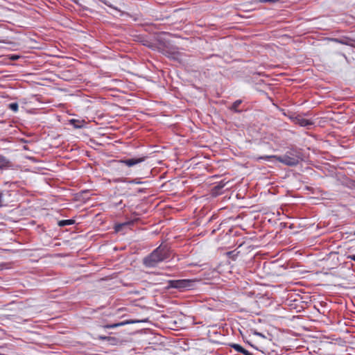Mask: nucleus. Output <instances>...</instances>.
Segmentation results:
<instances>
[{
	"label": "nucleus",
	"mask_w": 355,
	"mask_h": 355,
	"mask_svg": "<svg viewBox=\"0 0 355 355\" xmlns=\"http://www.w3.org/2000/svg\"><path fill=\"white\" fill-rule=\"evenodd\" d=\"M170 257V250L167 245H160L143 259L146 268H154L157 264Z\"/></svg>",
	"instance_id": "nucleus-1"
},
{
	"label": "nucleus",
	"mask_w": 355,
	"mask_h": 355,
	"mask_svg": "<svg viewBox=\"0 0 355 355\" xmlns=\"http://www.w3.org/2000/svg\"><path fill=\"white\" fill-rule=\"evenodd\" d=\"M198 282V280L193 279H171L168 281V288L182 292L193 289Z\"/></svg>",
	"instance_id": "nucleus-2"
},
{
	"label": "nucleus",
	"mask_w": 355,
	"mask_h": 355,
	"mask_svg": "<svg viewBox=\"0 0 355 355\" xmlns=\"http://www.w3.org/2000/svg\"><path fill=\"white\" fill-rule=\"evenodd\" d=\"M300 157L296 150L287 151L284 155L278 156L277 161L288 166H297Z\"/></svg>",
	"instance_id": "nucleus-3"
},
{
	"label": "nucleus",
	"mask_w": 355,
	"mask_h": 355,
	"mask_svg": "<svg viewBox=\"0 0 355 355\" xmlns=\"http://www.w3.org/2000/svg\"><path fill=\"white\" fill-rule=\"evenodd\" d=\"M146 159V156H141L138 157H132L130 159H123L116 160V162L119 164H123L128 167H132L138 164H140L144 162Z\"/></svg>",
	"instance_id": "nucleus-4"
},
{
	"label": "nucleus",
	"mask_w": 355,
	"mask_h": 355,
	"mask_svg": "<svg viewBox=\"0 0 355 355\" xmlns=\"http://www.w3.org/2000/svg\"><path fill=\"white\" fill-rule=\"evenodd\" d=\"M293 121H294V122L296 124H298V125H300V126H302V127H307V126L313 125V122L311 121H310L309 119H306L305 118H303L301 116H295L294 118Z\"/></svg>",
	"instance_id": "nucleus-5"
},
{
	"label": "nucleus",
	"mask_w": 355,
	"mask_h": 355,
	"mask_svg": "<svg viewBox=\"0 0 355 355\" xmlns=\"http://www.w3.org/2000/svg\"><path fill=\"white\" fill-rule=\"evenodd\" d=\"M278 155H265V156H259L254 157V160L259 162L261 159H263L266 161H271L272 159L277 160Z\"/></svg>",
	"instance_id": "nucleus-6"
},
{
	"label": "nucleus",
	"mask_w": 355,
	"mask_h": 355,
	"mask_svg": "<svg viewBox=\"0 0 355 355\" xmlns=\"http://www.w3.org/2000/svg\"><path fill=\"white\" fill-rule=\"evenodd\" d=\"M241 103V100H236L229 109L234 112H241V110H238V107Z\"/></svg>",
	"instance_id": "nucleus-7"
},
{
	"label": "nucleus",
	"mask_w": 355,
	"mask_h": 355,
	"mask_svg": "<svg viewBox=\"0 0 355 355\" xmlns=\"http://www.w3.org/2000/svg\"><path fill=\"white\" fill-rule=\"evenodd\" d=\"M132 223H133V221L131 220V221H128L126 223L118 224L115 226V230H116V232H119L122 230L123 227L126 226V225H130Z\"/></svg>",
	"instance_id": "nucleus-8"
},
{
	"label": "nucleus",
	"mask_w": 355,
	"mask_h": 355,
	"mask_svg": "<svg viewBox=\"0 0 355 355\" xmlns=\"http://www.w3.org/2000/svg\"><path fill=\"white\" fill-rule=\"evenodd\" d=\"M70 123L73 125L76 128H80L83 126L81 121L76 120V119H71Z\"/></svg>",
	"instance_id": "nucleus-9"
},
{
	"label": "nucleus",
	"mask_w": 355,
	"mask_h": 355,
	"mask_svg": "<svg viewBox=\"0 0 355 355\" xmlns=\"http://www.w3.org/2000/svg\"><path fill=\"white\" fill-rule=\"evenodd\" d=\"M73 223H74V220H62L59 221L58 225L60 227H63L65 225H72Z\"/></svg>",
	"instance_id": "nucleus-10"
},
{
	"label": "nucleus",
	"mask_w": 355,
	"mask_h": 355,
	"mask_svg": "<svg viewBox=\"0 0 355 355\" xmlns=\"http://www.w3.org/2000/svg\"><path fill=\"white\" fill-rule=\"evenodd\" d=\"M231 347L234 349L236 350V352H240L241 354H243V352L245 351V349H244L242 346H241L239 344H233L231 345Z\"/></svg>",
	"instance_id": "nucleus-11"
},
{
	"label": "nucleus",
	"mask_w": 355,
	"mask_h": 355,
	"mask_svg": "<svg viewBox=\"0 0 355 355\" xmlns=\"http://www.w3.org/2000/svg\"><path fill=\"white\" fill-rule=\"evenodd\" d=\"M8 107L15 112H17L19 109V105L17 103H12L9 104Z\"/></svg>",
	"instance_id": "nucleus-12"
},
{
	"label": "nucleus",
	"mask_w": 355,
	"mask_h": 355,
	"mask_svg": "<svg viewBox=\"0 0 355 355\" xmlns=\"http://www.w3.org/2000/svg\"><path fill=\"white\" fill-rule=\"evenodd\" d=\"M7 163L8 162L6 159L3 156H0V164L1 165V166H4L5 165H6Z\"/></svg>",
	"instance_id": "nucleus-13"
},
{
	"label": "nucleus",
	"mask_w": 355,
	"mask_h": 355,
	"mask_svg": "<svg viewBox=\"0 0 355 355\" xmlns=\"http://www.w3.org/2000/svg\"><path fill=\"white\" fill-rule=\"evenodd\" d=\"M124 323L121 322V323H117V324H111V325H108L107 326V327L108 328H115L116 327H119V326H121L122 324H123Z\"/></svg>",
	"instance_id": "nucleus-14"
},
{
	"label": "nucleus",
	"mask_w": 355,
	"mask_h": 355,
	"mask_svg": "<svg viewBox=\"0 0 355 355\" xmlns=\"http://www.w3.org/2000/svg\"><path fill=\"white\" fill-rule=\"evenodd\" d=\"M225 184V183H223V182H220L215 188L218 189H222L224 187Z\"/></svg>",
	"instance_id": "nucleus-15"
},
{
	"label": "nucleus",
	"mask_w": 355,
	"mask_h": 355,
	"mask_svg": "<svg viewBox=\"0 0 355 355\" xmlns=\"http://www.w3.org/2000/svg\"><path fill=\"white\" fill-rule=\"evenodd\" d=\"M253 334H254V335L258 336H260V337H262V338H265V336H264L263 334H261V333H260V332H258V331H254Z\"/></svg>",
	"instance_id": "nucleus-16"
},
{
	"label": "nucleus",
	"mask_w": 355,
	"mask_h": 355,
	"mask_svg": "<svg viewBox=\"0 0 355 355\" xmlns=\"http://www.w3.org/2000/svg\"><path fill=\"white\" fill-rule=\"evenodd\" d=\"M3 193L0 192V207L3 206Z\"/></svg>",
	"instance_id": "nucleus-17"
},
{
	"label": "nucleus",
	"mask_w": 355,
	"mask_h": 355,
	"mask_svg": "<svg viewBox=\"0 0 355 355\" xmlns=\"http://www.w3.org/2000/svg\"><path fill=\"white\" fill-rule=\"evenodd\" d=\"M243 355H253L252 353H250V352H248V350L245 349L244 352H243Z\"/></svg>",
	"instance_id": "nucleus-18"
},
{
	"label": "nucleus",
	"mask_w": 355,
	"mask_h": 355,
	"mask_svg": "<svg viewBox=\"0 0 355 355\" xmlns=\"http://www.w3.org/2000/svg\"><path fill=\"white\" fill-rule=\"evenodd\" d=\"M348 259L355 261V254L349 255Z\"/></svg>",
	"instance_id": "nucleus-19"
},
{
	"label": "nucleus",
	"mask_w": 355,
	"mask_h": 355,
	"mask_svg": "<svg viewBox=\"0 0 355 355\" xmlns=\"http://www.w3.org/2000/svg\"><path fill=\"white\" fill-rule=\"evenodd\" d=\"M101 340H106L107 338L106 336H99Z\"/></svg>",
	"instance_id": "nucleus-20"
},
{
	"label": "nucleus",
	"mask_w": 355,
	"mask_h": 355,
	"mask_svg": "<svg viewBox=\"0 0 355 355\" xmlns=\"http://www.w3.org/2000/svg\"><path fill=\"white\" fill-rule=\"evenodd\" d=\"M2 168L1 165L0 164V169Z\"/></svg>",
	"instance_id": "nucleus-21"
},
{
	"label": "nucleus",
	"mask_w": 355,
	"mask_h": 355,
	"mask_svg": "<svg viewBox=\"0 0 355 355\" xmlns=\"http://www.w3.org/2000/svg\"><path fill=\"white\" fill-rule=\"evenodd\" d=\"M354 234V235H355V232H354V234Z\"/></svg>",
	"instance_id": "nucleus-22"
}]
</instances>
